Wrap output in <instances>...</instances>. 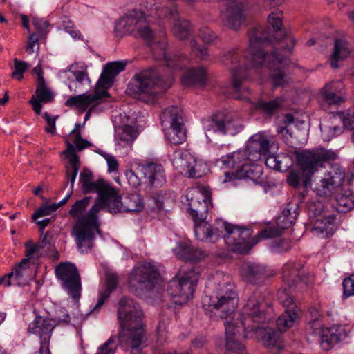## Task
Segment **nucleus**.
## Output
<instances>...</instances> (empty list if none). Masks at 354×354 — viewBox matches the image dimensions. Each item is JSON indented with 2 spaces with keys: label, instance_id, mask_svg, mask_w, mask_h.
Wrapping results in <instances>:
<instances>
[{
  "label": "nucleus",
  "instance_id": "4468645a",
  "mask_svg": "<svg viewBox=\"0 0 354 354\" xmlns=\"http://www.w3.org/2000/svg\"><path fill=\"white\" fill-rule=\"evenodd\" d=\"M157 18L173 19L174 20L172 32L181 40L190 38L192 28L189 21L178 17L176 0H167L164 5L156 6Z\"/></svg>",
  "mask_w": 354,
  "mask_h": 354
},
{
  "label": "nucleus",
  "instance_id": "7c9ffc66",
  "mask_svg": "<svg viewBox=\"0 0 354 354\" xmlns=\"http://www.w3.org/2000/svg\"><path fill=\"white\" fill-rule=\"evenodd\" d=\"M108 93L105 90L95 91L94 94H83L69 97L65 104L67 106L75 107L84 111L88 106L97 105L100 100L107 96Z\"/></svg>",
  "mask_w": 354,
  "mask_h": 354
},
{
  "label": "nucleus",
  "instance_id": "7ed1b4c3",
  "mask_svg": "<svg viewBox=\"0 0 354 354\" xmlns=\"http://www.w3.org/2000/svg\"><path fill=\"white\" fill-rule=\"evenodd\" d=\"M156 6L151 9L147 15L138 10H133L119 19L115 25V30L121 35L129 34L138 30L140 37L144 39L150 47L154 58L157 60H162L165 65L172 69L181 68L184 64L180 56L176 55H167L166 52L167 41L162 38L157 41L154 38L153 32L148 24L149 17H156Z\"/></svg>",
  "mask_w": 354,
  "mask_h": 354
},
{
  "label": "nucleus",
  "instance_id": "cd10ccee",
  "mask_svg": "<svg viewBox=\"0 0 354 354\" xmlns=\"http://www.w3.org/2000/svg\"><path fill=\"white\" fill-rule=\"evenodd\" d=\"M282 278L283 283L290 288L299 283L308 286L310 281L309 276L302 269L301 265L295 262H290L284 265Z\"/></svg>",
  "mask_w": 354,
  "mask_h": 354
},
{
  "label": "nucleus",
  "instance_id": "72a5a7b5",
  "mask_svg": "<svg viewBox=\"0 0 354 354\" xmlns=\"http://www.w3.org/2000/svg\"><path fill=\"white\" fill-rule=\"evenodd\" d=\"M343 87L344 84L341 80L332 81L326 84L320 93L322 102L329 106L341 104L344 102V98L340 93Z\"/></svg>",
  "mask_w": 354,
  "mask_h": 354
},
{
  "label": "nucleus",
  "instance_id": "1a4fd4ad",
  "mask_svg": "<svg viewBox=\"0 0 354 354\" xmlns=\"http://www.w3.org/2000/svg\"><path fill=\"white\" fill-rule=\"evenodd\" d=\"M239 298L234 286L230 283H226L220 289L215 297L205 295L202 299V305L206 314L214 313L222 319L228 318L236 310Z\"/></svg>",
  "mask_w": 354,
  "mask_h": 354
},
{
  "label": "nucleus",
  "instance_id": "473e14b6",
  "mask_svg": "<svg viewBox=\"0 0 354 354\" xmlns=\"http://www.w3.org/2000/svg\"><path fill=\"white\" fill-rule=\"evenodd\" d=\"M173 252L178 258L186 261H201L207 255L201 249L194 248L190 241L179 242Z\"/></svg>",
  "mask_w": 354,
  "mask_h": 354
},
{
  "label": "nucleus",
  "instance_id": "13d9d810",
  "mask_svg": "<svg viewBox=\"0 0 354 354\" xmlns=\"http://www.w3.org/2000/svg\"><path fill=\"white\" fill-rule=\"evenodd\" d=\"M50 321L55 326L60 324H68L71 322V316L64 308L60 307L56 310L55 315Z\"/></svg>",
  "mask_w": 354,
  "mask_h": 354
},
{
  "label": "nucleus",
  "instance_id": "2f4dec72",
  "mask_svg": "<svg viewBox=\"0 0 354 354\" xmlns=\"http://www.w3.org/2000/svg\"><path fill=\"white\" fill-rule=\"evenodd\" d=\"M241 272L244 279L253 284H260L272 275L266 266L258 263L243 265Z\"/></svg>",
  "mask_w": 354,
  "mask_h": 354
},
{
  "label": "nucleus",
  "instance_id": "f257e3e1",
  "mask_svg": "<svg viewBox=\"0 0 354 354\" xmlns=\"http://www.w3.org/2000/svg\"><path fill=\"white\" fill-rule=\"evenodd\" d=\"M282 11L276 10L268 17V22L272 27V30L270 28H265L257 26L249 31V55H245L242 62L241 55L237 48L223 53L221 61L231 70L232 87L238 94L234 97L239 100L247 98L243 95V93L248 92V88L243 86V82L248 78L250 68L266 66L272 70L270 79L274 87H284L292 81L283 71L285 66L289 64V59L275 50L268 53V50L266 49V46L273 40H285L286 45L283 48L288 52L293 50L296 40L282 28Z\"/></svg>",
  "mask_w": 354,
  "mask_h": 354
},
{
  "label": "nucleus",
  "instance_id": "f03ea898",
  "mask_svg": "<svg viewBox=\"0 0 354 354\" xmlns=\"http://www.w3.org/2000/svg\"><path fill=\"white\" fill-rule=\"evenodd\" d=\"M264 297L260 290L256 289L247 299L241 314L240 321L228 320L235 328L236 336L242 330L245 338L252 337L254 335L261 337L263 344L268 348L283 349L282 331L287 329H278L263 327V324L270 322L271 317L266 311Z\"/></svg>",
  "mask_w": 354,
  "mask_h": 354
},
{
  "label": "nucleus",
  "instance_id": "ea45409f",
  "mask_svg": "<svg viewBox=\"0 0 354 354\" xmlns=\"http://www.w3.org/2000/svg\"><path fill=\"white\" fill-rule=\"evenodd\" d=\"M118 283V276L116 273L106 272L104 285L99 291V299L93 308V311L100 309L110 295L115 290Z\"/></svg>",
  "mask_w": 354,
  "mask_h": 354
},
{
  "label": "nucleus",
  "instance_id": "6e6552de",
  "mask_svg": "<svg viewBox=\"0 0 354 354\" xmlns=\"http://www.w3.org/2000/svg\"><path fill=\"white\" fill-rule=\"evenodd\" d=\"M170 84V77L165 80L159 77L156 70L150 68L136 73L129 84L128 90L144 102L153 104L156 96L163 93Z\"/></svg>",
  "mask_w": 354,
  "mask_h": 354
},
{
  "label": "nucleus",
  "instance_id": "680f3d73",
  "mask_svg": "<svg viewBox=\"0 0 354 354\" xmlns=\"http://www.w3.org/2000/svg\"><path fill=\"white\" fill-rule=\"evenodd\" d=\"M14 71L12 73V77L19 80L23 79V73L28 68V65L25 62L19 61L17 58L14 59Z\"/></svg>",
  "mask_w": 354,
  "mask_h": 354
},
{
  "label": "nucleus",
  "instance_id": "bb28decb",
  "mask_svg": "<svg viewBox=\"0 0 354 354\" xmlns=\"http://www.w3.org/2000/svg\"><path fill=\"white\" fill-rule=\"evenodd\" d=\"M64 153L68 160V162L66 165V176L71 183V192L62 201L57 203L59 207L64 205L71 197L75 179L80 167L79 156L75 152L74 146L69 142H67V149Z\"/></svg>",
  "mask_w": 354,
  "mask_h": 354
},
{
  "label": "nucleus",
  "instance_id": "6ab92c4d",
  "mask_svg": "<svg viewBox=\"0 0 354 354\" xmlns=\"http://www.w3.org/2000/svg\"><path fill=\"white\" fill-rule=\"evenodd\" d=\"M160 280V274L155 266L145 262L136 266L129 277L132 287L150 290Z\"/></svg>",
  "mask_w": 354,
  "mask_h": 354
},
{
  "label": "nucleus",
  "instance_id": "052dcab7",
  "mask_svg": "<svg viewBox=\"0 0 354 354\" xmlns=\"http://www.w3.org/2000/svg\"><path fill=\"white\" fill-rule=\"evenodd\" d=\"M68 71L73 74L75 80L81 84H83L86 81H89L86 68L77 70V66L72 64L68 68Z\"/></svg>",
  "mask_w": 354,
  "mask_h": 354
},
{
  "label": "nucleus",
  "instance_id": "79ce46f5",
  "mask_svg": "<svg viewBox=\"0 0 354 354\" xmlns=\"http://www.w3.org/2000/svg\"><path fill=\"white\" fill-rule=\"evenodd\" d=\"M225 327L228 354H247L244 346L234 338L236 332L235 328H232V324L229 321H225Z\"/></svg>",
  "mask_w": 354,
  "mask_h": 354
},
{
  "label": "nucleus",
  "instance_id": "dca6fc26",
  "mask_svg": "<svg viewBox=\"0 0 354 354\" xmlns=\"http://www.w3.org/2000/svg\"><path fill=\"white\" fill-rule=\"evenodd\" d=\"M299 205L297 203L290 202L287 204L283 209L281 215L277 220V227H272L261 230L259 234L250 239L251 243L256 241V238L259 239V242L261 239H266L279 236L283 231L290 227L297 220L299 214Z\"/></svg>",
  "mask_w": 354,
  "mask_h": 354
},
{
  "label": "nucleus",
  "instance_id": "09e8293b",
  "mask_svg": "<svg viewBox=\"0 0 354 354\" xmlns=\"http://www.w3.org/2000/svg\"><path fill=\"white\" fill-rule=\"evenodd\" d=\"M256 162L250 161V163H247L248 167L243 168L236 178H248L252 180L259 178L263 173V169L261 166L255 164Z\"/></svg>",
  "mask_w": 354,
  "mask_h": 354
},
{
  "label": "nucleus",
  "instance_id": "774afa93",
  "mask_svg": "<svg viewBox=\"0 0 354 354\" xmlns=\"http://www.w3.org/2000/svg\"><path fill=\"white\" fill-rule=\"evenodd\" d=\"M44 118L46 120L48 127H46V131L48 133H54L55 132V120L57 117L51 118L50 115L45 112L43 115Z\"/></svg>",
  "mask_w": 354,
  "mask_h": 354
},
{
  "label": "nucleus",
  "instance_id": "58836bf2",
  "mask_svg": "<svg viewBox=\"0 0 354 354\" xmlns=\"http://www.w3.org/2000/svg\"><path fill=\"white\" fill-rule=\"evenodd\" d=\"M207 69L204 66L192 68L187 71L181 77V82L184 86H205L207 81Z\"/></svg>",
  "mask_w": 354,
  "mask_h": 354
},
{
  "label": "nucleus",
  "instance_id": "69168bd1",
  "mask_svg": "<svg viewBox=\"0 0 354 354\" xmlns=\"http://www.w3.org/2000/svg\"><path fill=\"white\" fill-rule=\"evenodd\" d=\"M32 23L40 35H44L48 26L47 21L43 19L33 18Z\"/></svg>",
  "mask_w": 354,
  "mask_h": 354
},
{
  "label": "nucleus",
  "instance_id": "f3484780",
  "mask_svg": "<svg viewBox=\"0 0 354 354\" xmlns=\"http://www.w3.org/2000/svg\"><path fill=\"white\" fill-rule=\"evenodd\" d=\"M246 149H240L223 156L217 161L218 165L223 169H229L231 171H225L223 182L231 181L239 176L244 167H248L247 163L253 161Z\"/></svg>",
  "mask_w": 354,
  "mask_h": 354
},
{
  "label": "nucleus",
  "instance_id": "de8ad7c7",
  "mask_svg": "<svg viewBox=\"0 0 354 354\" xmlns=\"http://www.w3.org/2000/svg\"><path fill=\"white\" fill-rule=\"evenodd\" d=\"M124 212H140L144 208L143 200L139 194L131 193L122 198Z\"/></svg>",
  "mask_w": 354,
  "mask_h": 354
},
{
  "label": "nucleus",
  "instance_id": "39448f33",
  "mask_svg": "<svg viewBox=\"0 0 354 354\" xmlns=\"http://www.w3.org/2000/svg\"><path fill=\"white\" fill-rule=\"evenodd\" d=\"M194 223L196 239L215 243L223 238L228 250L234 252L247 254L259 243V239L256 238V241L251 243L252 232L249 228L233 225L221 218H217L213 225L205 220H196Z\"/></svg>",
  "mask_w": 354,
  "mask_h": 354
},
{
  "label": "nucleus",
  "instance_id": "9d476101",
  "mask_svg": "<svg viewBox=\"0 0 354 354\" xmlns=\"http://www.w3.org/2000/svg\"><path fill=\"white\" fill-rule=\"evenodd\" d=\"M198 281V275L192 268L179 272L167 286L171 301L177 305L186 304L193 297Z\"/></svg>",
  "mask_w": 354,
  "mask_h": 354
},
{
  "label": "nucleus",
  "instance_id": "aec40b11",
  "mask_svg": "<svg viewBox=\"0 0 354 354\" xmlns=\"http://www.w3.org/2000/svg\"><path fill=\"white\" fill-rule=\"evenodd\" d=\"M185 198L184 203L187 205V212L193 221L205 220L210 200L209 195L197 187H189L186 191Z\"/></svg>",
  "mask_w": 354,
  "mask_h": 354
},
{
  "label": "nucleus",
  "instance_id": "f704fd0d",
  "mask_svg": "<svg viewBox=\"0 0 354 354\" xmlns=\"http://www.w3.org/2000/svg\"><path fill=\"white\" fill-rule=\"evenodd\" d=\"M126 65L127 62L122 61L107 63L97 83V86L102 87L103 90L111 86L115 77L125 69Z\"/></svg>",
  "mask_w": 354,
  "mask_h": 354
},
{
  "label": "nucleus",
  "instance_id": "603ef678",
  "mask_svg": "<svg viewBox=\"0 0 354 354\" xmlns=\"http://www.w3.org/2000/svg\"><path fill=\"white\" fill-rule=\"evenodd\" d=\"M336 115L343 128L354 129V106L345 111L338 112Z\"/></svg>",
  "mask_w": 354,
  "mask_h": 354
},
{
  "label": "nucleus",
  "instance_id": "8fccbe9b",
  "mask_svg": "<svg viewBox=\"0 0 354 354\" xmlns=\"http://www.w3.org/2000/svg\"><path fill=\"white\" fill-rule=\"evenodd\" d=\"M81 127V124L76 123L74 129L72 130L70 133L72 142L74 143L75 147L79 151H82L91 145V144L88 140L82 138L80 133V129Z\"/></svg>",
  "mask_w": 354,
  "mask_h": 354
},
{
  "label": "nucleus",
  "instance_id": "0eeeda50",
  "mask_svg": "<svg viewBox=\"0 0 354 354\" xmlns=\"http://www.w3.org/2000/svg\"><path fill=\"white\" fill-rule=\"evenodd\" d=\"M296 156L301 170L292 171L287 178L289 185L297 187L301 185L308 189L311 185V177L324 163L334 160L337 157L336 153L324 148L314 150H303L297 152Z\"/></svg>",
  "mask_w": 354,
  "mask_h": 354
},
{
  "label": "nucleus",
  "instance_id": "393cba45",
  "mask_svg": "<svg viewBox=\"0 0 354 354\" xmlns=\"http://www.w3.org/2000/svg\"><path fill=\"white\" fill-rule=\"evenodd\" d=\"M26 257H30L35 261L43 256H53L55 251V244L52 241V236L48 232L41 234V240L37 243L31 241L25 243Z\"/></svg>",
  "mask_w": 354,
  "mask_h": 354
},
{
  "label": "nucleus",
  "instance_id": "412c9836",
  "mask_svg": "<svg viewBox=\"0 0 354 354\" xmlns=\"http://www.w3.org/2000/svg\"><path fill=\"white\" fill-rule=\"evenodd\" d=\"M344 178V169L339 165H332L330 170L315 184L314 190L319 196H329L342 185Z\"/></svg>",
  "mask_w": 354,
  "mask_h": 354
},
{
  "label": "nucleus",
  "instance_id": "c756f323",
  "mask_svg": "<svg viewBox=\"0 0 354 354\" xmlns=\"http://www.w3.org/2000/svg\"><path fill=\"white\" fill-rule=\"evenodd\" d=\"M319 212L315 213L317 218L314 223L313 232L322 237H328L333 234L335 230L336 217L333 214L321 212V204H318Z\"/></svg>",
  "mask_w": 354,
  "mask_h": 354
},
{
  "label": "nucleus",
  "instance_id": "5fc2aeb1",
  "mask_svg": "<svg viewBox=\"0 0 354 354\" xmlns=\"http://www.w3.org/2000/svg\"><path fill=\"white\" fill-rule=\"evenodd\" d=\"M138 174H140V173L137 169L136 171L130 169L125 173L129 185L135 189H138L147 185L145 180L143 179V176L141 175L142 176L140 177Z\"/></svg>",
  "mask_w": 354,
  "mask_h": 354
},
{
  "label": "nucleus",
  "instance_id": "4d7b16f0",
  "mask_svg": "<svg viewBox=\"0 0 354 354\" xmlns=\"http://www.w3.org/2000/svg\"><path fill=\"white\" fill-rule=\"evenodd\" d=\"M192 53L201 60H206L209 56L208 49L201 46L195 39H190Z\"/></svg>",
  "mask_w": 354,
  "mask_h": 354
},
{
  "label": "nucleus",
  "instance_id": "b1692460",
  "mask_svg": "<svg viewBox=\"0 0 354 354\" xmlns=\"http://www.w3.org/2000/svg\"><path fill=\"white\" fill-rule=\"evenodd\" d=\"M278 299L281 304L286 308L277 320V326L281 329L290 328L298 317L295 305L290 293L286 289H280L278 292Z\"/></svg>",
  "mask_w": 354,
  "mask_h": 354
},
{
  "label": "nucleus",
  "instance_id": "e2e57ef3",
  "mask_svg": "<svg viewBox=\"0 0 354 354\" xmlns=\"http://www.w3.org/2000/svg\"><path fill=\"white\" fill-rule=\"evenodd\" d=\"M342 286L345 297L354 296V274L346 278L342 282Z\"/></svg>",
  "mask_w": 354,
  "mask_h": 354
},
{
  "label": "nucleus",
  "instance_id": "a18cd8bd",
  "mask_svg": "<svg viewBox=\"0 0 354 354\" xmlns=\"http://www.w3.org/2000/svg\"><path fill=\"white\" fill-rule=\"evenodd\" d=\"M350 54L348 44L342 39H337L334 43V50L330 57V65L333 68L339 67L337 62L345 59Z\"/></svg>",
  "mask_w": 354,
  "mask_h": 354
},
{
  "label": "nucleus",
  "instance_id": "c03bdc74",
  "mask_svg": "<svg viewBox=\"0 0 354 354\" xmlns=\"http://www.w3.org/2000/svg\"><path fill=\"white\" fill-rule=\"evenodd\" d=\"M265 164L270 169L279 171H286L292 165V162L288 156L268 154L265 156Z\"/></svg>",
  "mask_w": 354,
  "mask_h": 354
},
{
  "label": "nucleus",
  "instance_id": "bf43d9fd",
  "mask_svg": "<svg viewBox=\"0 0 354 354\" xmlns=\"http://www.w3.org/2000/svg\"><path fill=\"white\" fill-rule=\"evenodd\" d=\"M198 37L207 44H211L217 39V35L209 27L204 26L199 29Z\"/></svg>",
  "mask_w": 354,
  "mask_h": 354
},
{
  "label": "nucleus",
  "instance_id": "ddd939ff",
  "mask_svg": "<svg viewBox=\"0 0 354 354\" xmlns=\"http://www.w3.org/2000/svg\"><path fill=\"white\" fill-rule=\"evenodd\" d=\"M307 331L309 334L317 337L322 348L325 351L329 350L347 337L343 326H333L329 328H323L322 322L317 318L309 322Z\"/></svg>",
  "mask_w": 354,
  "mask_h": 354
},
{
  "label": "nucleus",
  "instance_id": "e433bc0d",
  "mask_svg": "<svg viewBox=\"0 0 354 354\" xmlns=\"http://www.w3.org/2000/svg\"><path fill=\"white\" fill-rule=\"evenodd\" d=\"M322 137L324 142H329L343 132L337 115H333L324 118L319 124Z\"/></svg>",
  "mask_w": 354,
  "mask_h": 354
},
{
  "label": "nucleus",
  "instance_id": "6e6d98bb",
  "mask_svg": "<svg viewBox=\"0 0 354 354\" xmlns=\"http://www.w3.org/2000/svg\"><path fill=\"white\" fill-rule=\"evenodd\" d=\"M118 347V337L111 336L104 344L101 345L95 354H115Z\"/></svg>",
  "mask_w": 354,
  "mask_h": 354
},
{
  "label": "nucleus",
  "instance_id": "3c124183",
  "mask_svg": "<svg viewBox=\"0 0 354 354\" xmlns=\"http://www.w3.org/2000/svg\"><path fill=\"white\" fill-rule=\"evenodd\" d=\"M152 198L157 210L160 211L164 209L165 204L173 201V193L160 190L157 192Z\"/></svg>",
  "mask_w": 354,
  "mask_h": 354
},
{
  "label": "nucleus",
  "instance_id": "5701e85b",
  "mask_svg": "<svg viewBox=\"0 0 354 354\" xmlns=\"http://www.w3.org/2000/svg\"><path fill=\"white\" fill-rule=\"evenodd\" d=\"M275 146V138L270 134L259 132L251 136L247 142L246 151L253 161H258L262 156L270 153Z\"/></svg>",
  "mask_w": 354,
  "mask_h": 354
},
{
  "label": "nucleus",
  "instance_id": "c9c22d12",
  "mask_svg": "<svg viewBox=\"0 0 354 354\" xmlns=\"http://www.w3.org/2000/svg\"><path fill=\"white\" fill-rule=\"evenodd\" d=\"M54 99V94L48 88L44 80L37 83L35 95H32L30 103L35 113L39 115L41 112L42 104L51 102Z\"/></svg>",
  "mask_w": 354,
  "mask_h": 354
},
{
  "label": "nucleus",
  "instance_id": "a878e982",
  "mask_svg": "<svg viewBox=\"0 0 354 354\" xmlns=\"http://www.w3.org/2000/svg\"><path fill=\"white\" fill-rule=\"evenodd\" d=\"M137 170L143 176L148 186L161 187L166 182L165 170L161 164L153 162L140 164Z\"/></svg>",
  "mask_w": 354,
  "mask_h": 354
},
{
  "label": "nucleus",
  "instance_id": "864d4df0",
  "mask_svg": "<svg viewBox=\"0 0 354 354\" xmlns=\"http://www.w3.org/2000/svg\"><path fill=\"white\" fill-rule=\"evenodd\" d=\"M91 199V196H85L80 200H77L68 211L69 215L73 218L79 217L88 206Z\"/></svg>",
  "mask_w": 354,
  "mask_h": 354
},
{
  "label": "nucleus",
  "instance_id": "49530a36",
  "mask_svg": "<svg viewBox=\"0 0 354 354\" xmlns=\"http://www.w3.org/2000/svg\"><path fill=\"white\" fill-rule=\"evenodd\" d=\"M136 130L130 125H124L118 127L115 131V139L118 142V145L122 146L131 144L136 139Z\"/></svg>",
  "mask_w": 354,
  "mask_h": 354
},
{
  "label": "nucleus",
  "instance_id": "338daca9",
  "mask_svg": "<svg viewBox=\"0 0 354 354\" xmlns=\"http://www.w3.org/2000/svg\"><path fill=\"white\" fill-rule=\"evenodd\" d=\"M38 41V37L35 33H32L29 35L28 41L26 46V51L28 53H33L34 48L36 45H37V49H39Z\"/></svg>",
  "mask_w": 354,
  "mask_h": 354
},
{
  "label": "nucleus",
  "instance_id": "f8f14e48",
  "mask_svg": "<svg viewBox=\"0 0 354 354\" xmlns=\"http://www.w3.org/2000/svg\"><path fill=\"white\" fill-rule=\"evenodd\" d=\"M171 162L178 173L188 178H199L205 174L206 165L196 160L187 150L174 151L171 155Z\"/></svg>",
  "mask_w": 354,
  "mask_h": 354
},
{
  "label": "nucleus",
  "instance_id": "4be33fe9",
  "mask_svg": "<svg viewBox=\"0 0 354 354\" xmlns=\"http://www.w3.org/2000/svg\"><path fill=\"white\" fill-rule=\"evenodd\" d=\"M33 259L30 257H26L17 265L7 275L0 278V285L10 286L12 284L19 286H24L31 281L35 275L34 270L30 267V262Z\"/></svg>",
  "mask_w": 354,
  "mask_h": 354
},
{
  "label": "nucleus",
  "instance_id": "0e129e2a",
  "mask_svg": "<svg viewBox=\"0 0 354 354\" xmlns=\"http://www.w3.org/2000/svg\"><path fill=\"white\" fill-rule=\"evenodd\" d=\"M167 322L165 320H160L158 322V324L156 327V335L158 336V339L160 342H165L166 340V335H167Z\"/></svg>",
  "mask_w": 354,
  "mask_h": 354
},
{
  "label": "nucleus",
  "instance_id": "9b49d317",
  "mask_svg": "<svg viewBox=\"0 0 354 354\" xmlns=\"http://www.w3.org/2000/svg\"><path fill=\"white\" fill-rule=\"evenodd\" d=\"M161 123L167 141L178 145L186 140L182 110L176 106L166 108L162 113Z\"/></svg>",
  "mask_w": 354,
  "mask_h": 354
},
{
  "label": "nucleus",
  "instance_id": "c85d7f7f",
  "mask_svg": "<svg viewBox=\"0 0 354 354\" xmlns=\"http://www.w3.org/2000/svg\"><path fill=\"white\" fill-rule=\"evenodd\" d=\"M54 328L55 324L50 319L39 316L29 324L28 330L39 337L40 345L43 344V348H46V344H49Z\"/></svg>",
  "mask_w": 354,
  "mask_h": 354
},
{
  "label": "nucleus",
  "instance_id": "4c0bfd02",
  "mask_svg": "<svg viewBox=\"0 0 354 354\" xmlns=\"http://www.w3.org/2000/svg\"><path fill=\"white\" fill-rule=\"evenodd\" d=\"M80 184L84 193L97 192L99 196L109 183L102 178L94 181L92 172L84 168L80 175Z\"/></svg>",
  "mask_w": 354,
  "mask_h": 354
},
{
  "label": "nucleus",
  "instance_id": "a211bd4d",
  "mask_svg": "<svg viewBox=\"0 0 354 354\" xmlns=\"http://www.w3.org/2000/svg\"><path fill=\"white\" fill-rule=\"evenodd\" d=\"M243 128L241 120L231 117H223L222 115H214L203 122V129L206 136L212 133L221 136H234Z\"/></svg>",
  "mask_w": 354,
  "mask_h": 354
},
{
  "label": "nucleus",
  "instance_id": "37998d69",
  "mask_svg": "<svg viewBox=\"0 0 354 354\" xmlns=\"http://www.w3.org/2000/svg\"><path fill=\"white\" fill-rule=\"evenodd\" d=\"M336 209L339 212H347L354 208V192L350 189H341L336 195Z\"/></svg>",
  "mask_w": 354,
  "mask_h": 354
},
{
  "label": "nucleus",
  "instance_id": "a19ab883",
  "mask_svg": "<svg viewBox=\"0 0 354 354\" xmlns=\"http://www.w3.org/2000/svg\"><path fill=\"white\" fill-rule=\"evenodd\" d=\"M284 101L285 98L283 96L270 100L261 99L256 102L255 108L266 116L270 117L283 108Z\"/></svg>",
  "mask_w": 354,
  "mask_h": 354
},
{
  "label": "nucleus",
  "instance_id": "2eb2a0df",
  "mask_svg": "<svg viewBox=\"0 0 354 354\" xmlns=\"http://www.w3.org/2000/svg\"><path fill=\"white\" fill-rule=\"evenodd\" d=\"M55 274L62 288L74 299L81 295V277L75 264L61 263L55 268Z\"/></svg>",
  "mask_w": 354,
  "mask_h": 354
},
{
  "label": "nucleus",
  "instance_id": "423d86ee",
  "mask_svg": "<svg viewBox=\"0 0 354 354\" xmlns=\"http://www.w3.org/2000/svg\"><path fill=\"white\" fill-rule=\"evenodd\" d=\"M144 314L133 299L123 297L119 302L118 317L122 332L120 339L131 347L130 354H145L140 348L146 346L147 337L143 324Z\"/></svg>",
  "mask_w": 354,
  "mask_h": 354
},
{
  "label": "nucleus",
  "instance_id": "20e7f679",
  "mask_svg": "<svg viewBox=\"0 0 354 354\" xmlns=\"http://www.w3.org/2000/svg\"><path fill=\"white\" fill-rule=\"evenodd\" d=\"M107 209L111 213L124 212L122 198L115 189L108 184L100 194L95 203L86 215L78 218L73 229L75 242L82 252L91 249L95 239V233H100L97 213L100 209Z\"/></svg>",
  "mask_w": 354,
  "mask_h": 354
}]
</instances>
